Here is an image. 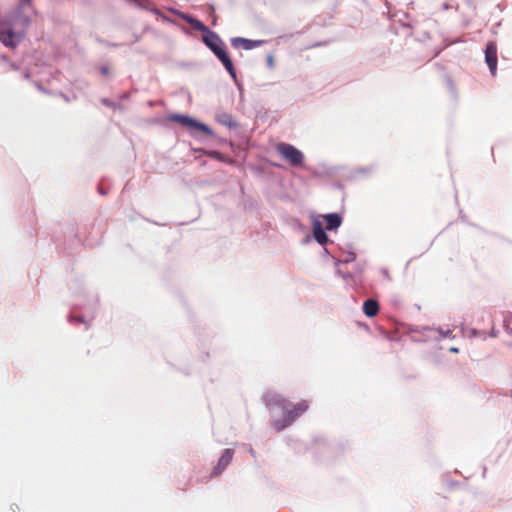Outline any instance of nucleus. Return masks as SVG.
Segmentation results:
<instances>
[{
    "instance_id": "8",
    "label": "nucleus",
    "mask_w": 512,
    "mask_h": 512,
    "mask_svg": "<svg viewBox=\"0 0 512 512\" xmlns=\"http://www.w3.org/2000/svg\"><path fill=\"white\" fill-rule=\"evenodd\" d=\"M214 54L222 62V64L224 65L226 70L229 72V74L232 77H235V75H236L235 68H234V65H233L230 57L228 56V54L225 50V45L222 48H220V50H217Z\"/></svg>"
},
{
    "instance_id": "2",
    "label": "nucleus",
    "mask_w": 512,
    "mask_h": 512,
    "mask_svg": "<svg viewBox=\"0 0 512 512\" xmlns=\"http://www.w3.org/2000/svg\"><path fill=\"white\" fill-rule=\"evenodd\" d=\"M276 150L290 165L297 167L303 164L304 155L295 146L281 142L276 145Z\"/></svg>"
},
{
    "instance_id": "6",
    "label": "nucleus",
    "mask_w": 512,
    "mask_h": 512,
    "mask_svg": "<svg viewBox=\"0 0 512 512\" xmlns=\"http://www.w3.org/2000/svg\"><path fill=\"white\" fill-rule=\"evenodd\" d=\"M234 456V451L232 449H225L218 460V463L214 470L211 473L212 477L218 476L226 469V467L231 463Z\"/></svg>"
},
{
    "instance_id": "4",
    "label": "nucleus",
    "mask_w": 512,
    "mask_h": 512,
    "mask_svg": "<svg viewBox=\"0 0 512 512\" xmlns=\"http://www.w3.org/2000/svg\"><path fill=\"white\" fill-rule=\"evenodd\" d=\"M21 40V36L12 29L2 27L0 29V41L7 47L15 48Z\"/></svg>"
},
{
    "instance_id": "1",
    "label": "nucleus",
    "mask_w": 512,
    "mask_h": 512,
    "mask_svg": "<svg viewBox=\"0 0 512 512\" xmlns=\"http://www.w3.org/2000/svg\"><path fill=\"white\" fill-rule=\"evenodd\" d=\"M309 408V403L306 400L295 404L291 409H287L284 413V418L281 421H275L274 427L280 431L290 425L296 418L305 413Z\"/></svg>"
},
{
    "instance_id": "11",
    "label": "nucleus",
    "mask_w": 512,
    "mask_h": 512,
    "mask_svg": "<svg viewBox=\"0 0 512 512\" xmlns=\"http://www.w3.org/2000/svg\"><path fill=\"white\" fill-rule=\"evenodd\" d=\"M313 236L315 240L321 245L326 244L328 241L327 234L319 221H315L313 223Z\"/></svg>"
},
{
    "instance_id": "3",
    "label": "nucleus",
    "mask_w": 512,
    "mask_h": 512,
    "mask_svg": "<svg viewBox=\"0 0 512 512\" xmlns=\"http://www.w3.org/2000/svg\"><path fill=\"white\" fill-rule=\"evenodd\" d=\"M169 119L172 121V122H176L184 127H187V128H190V129H195V130H199L201 131L202 133L206 134V135H212L213 132L212 130L205 124L203 123H200L198 121H196L195 119L189 117V116H185V115H180V114H172Z\"/></svg>"
},
{
    "instance_id": "5",
    "label": "nucleus",
    "mask_w": 512,
    "mask_h": 512,
    "mask_svg": "<svg viewBox=\"0 0 512 512\" xmlns=\"http://www.w3.org/2000/svg\"><path fill=\"white\" fill-rule=\"evenodd\" d=\"M485 62L487 63L492 75L497 70V46L494 42H488L485 49Z\"/></svg>"
},
{
    "instance_id": "17",
    "label": "nucleus",
    "mask_w": 512,
    "mask_h": 512,
    "mask_svg": "<svg viewBox=\"0 0 512 512\" xmlns=\"http://www.w3.org/2000/svg\"><path fill=\"white\" fill-rule=\"evenodd\" d=\"M30 2H31V0H20V4H21L22 6H24V5H29V4H30Z\"/></svg>"
},
{
    "instance_id": "10",
    "label": "nucleus",
    "mask_w": 512,
    "mask_h": 512,
    "mask_svg": "<svg viewBox=\"0 0 512 512\" xmlns=\"http://www.w3.org/2000/svg\"><path fill=\"white\" fill-rule=\"evenodd\" d=\"M214 54L222 62V64L224 65L226 70L229 72V74L232 77H235V75H236L235 68H234V65H233L230 57L228 56V54L225 50V45L222 48H220V50H217Z\"/></svg>"
},
{
    "instance_id": "19",
    "label": "nucleus",
    "mask_w": 512,
    "mask_h": 512,
    "mask_svg": "<svg viewBox=\"0 0 512 512\" xmlns=\"http://www.w3.org/2000/svg\"><path fill=\"white\" fill-rule=\"evenodd\" d=\"M452 352H458V349L457 348H451L450 349Z\"/></svg>"
},
{
    "instance_id": "12",
    "label": "nucleus",
    "mask_w": 512,
    "mask_h": 512,
    "mask_svg": "<svg viewBox=\"0 0 512 512\" xmlns=\"http://www.w3.org/2000/svg\"><path fill=\"white\" fill-rule=\"evenodd\" d=\"M363 312L367 317H374L379 312V303L374 299H367L363 303Z\"/></svg>"
},
{
    "instance_id": "16",
    "label": "nucleus",
    "mask_w": 512,
    "mask_h": 512,
    "mask_svg": "<svg viewBox=\"0 0 512 512\" xmlns=\"http://www.w3.org/2000/svg\"><path fill=\"white\" fill-rule=\"evenodd\" d=\"M135 4H137L140 7L146 8L148 4L150 3V0H132Z\"/></svg>"
},
{
    "instance_id": "15",
    "label": "nucleus",
    "mask_w": 512,
    "mask_h": 512,
    "mask_svg": "<svg viewBox=\"0 0 512 512\" xmlns=\"http://www.w3.org/2000/svg\"><path fill=\"white\" fill-rule=\"evenodd\" d=\"M326 221V229L333 230L341 225V217L336 213L327 214L324 216Z\"/></svg>"
},
{
    "instance_id": "18",
    "label": "nucleus",
    "mask_w": 512,
    "mask_h": 512,
    "mask_svg": "<svg viewBox=\"0 0 512 512\" xmlns=\"http://www.w3.org/2000/svg\"><path fill=\"white\" fill-rule=\"evenodd\" d=\"M451 333H452V331L448 329V330H447L443 335H444L445 337H447V336H449Z\"/></svg>"
},
{
    "instance_id": "13",
    "label": "nucleus",
    "mask_w": 512,
    "mask_h": 512,
    "mask_svg": "<svg viewBox=\"0 0 512 512\" xmlns=\"http://www.w3.org/2000/svg\"><path fill=\"white\" fill-rule=\"evenodd\" d=\"M260 42L258 41H253V40H249V39H245V38H234L232 39V45L236 48L238 47H242L246 50H250L254 47H256L257 45H259Z\"/></svg>"
},
{
    "instance_id": "14",
    "label": "nucleus",
    "mask_w": 512,
    "mask_h": 512,
    "mask_svg": "<svg viewBox=\"0 0 512 512\" xmlns=\"http://www.w3.org/2000/svg\"><path fill=\"white\" fill-rule=\"evenodd\" d=\"M182 18L198 31L204 32L205 34H208V32H212L207 28V26L203 22L193 18L192 16L184 15Z\"/></svg>"
},
{
    "instance_id": "7",
    "label": "nucleus",
    "mask_w": 512,
    "mask_h": 512,
    "mask_svg": "<svg viewBox=\"0 0 512 512\" xmlns=\"http://www.w3.org/2000/svg\"><path fill=\"white\" fill-rule=\"evenodd\" d=\"M203 41L213 51V53L224 46L223 41L215 32H208V34H204Z\"/></svg>"
},
{
    "instance_id": "9",
    "label": "nucleus",
    "mask_w": 512,
    "mask_h": 512,
    "mask_svg": "<svg viewBox=\"0 0 512 512\" xmlns=\"http://www.w3.org/2000/svg\"><path fill=\"white\" fill-rule=\"evenodd\" d=\"M214 54L222 62V64L224 65L226 70L229 72V74L232 77H235V75H236L235 68H234V65H233L230 57L228 56V54L225 50V45L222 48H220V50H217Z\"/></svg>"
}]
</instances>
